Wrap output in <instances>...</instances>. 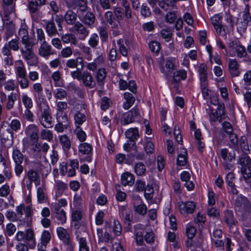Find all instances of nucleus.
I'll return each instance as SVG.
<instances>
[{"mask_svg":"<svg viewBox=\"0 0 251 251\" xmlns=\"http://www.w3.org/2000/svg\"><path fill=\"white\" fill-rule=\"evenodd\" d=\"M55 217L61 224L66 223V213L64 210L62 209L60 206L55 207Z\"/></svg>","mask_w":251,"mask_h":251,"instance_id":"nucleus-32","label":"nucleus"},{"mask_svg":"<svg viewBox=\"0 0 251 251\" xmlns=\"http://www.w3.org/2000/svg\"><path fill=\"white\" fill-rule=\"evenodd\" d=\"M75 133L79 141L83 142L86 140L87 135L81 127H75Z\"/></svg>","mask_w":251,"mask_h":251,"instance_id":"nucleus-50","label":"nucleus"},{"mask_svg":"<svg viewBox=\"0 0 251 251\" xmlns=\"http://www.w3.org/2000/svg\"><path fill=\"white\" fill-rule=\"evenodd\" d=\"M113 12L115 21L120 24L124 19V10L121 7H118L114 8Z\"/></svg>","mask_w":251,"mask_h":251,"instance_id":"nucleus-41","label":"nucleus"},{"mask_svg":"<svg viewBox=\"0 0 251 251\" xmlns=\"http://www.w3.org/2000/svg\"><path fill=\"white\" fill-rule=\"evenodd\" d=\"M41 138L43 140H46L49 142L53 139V134L51 131L48 129H43L40 133Z\"/></svg>","mask_w":251,"mask_h":251,"instance_id":"nucleus-53","label":"nucleus"},{"mask_svg":"<svg viewBox=\"0 0 251 251\" xmlns=\"http://www.w3.org/2000/svg\"><path fill=\"white\" fill-rule=\"evenodd\" d=\"M20 42L18 38L12 39L5 43L1 49L3 55H11V50L17 51L20 49Z\"/></svg>","mask_w":251,"mask_h":251,"instance_id":"nucleus-10","label":"nucleus"},{"mask_svg":"<svg viewBox=\"0 0 251 251\" xmlns=\"http://www.w3.org/2000/svg\"><path fill=\"white\" fill-rule=\"evenodd\" d=\"M75 235L77 241L79 244V251H89V247L86 238L80 235V232L79 231L75 232Z\"/></svg>","mask_w":251,"mask_h":251,"instance_id":"nucleus-22","label":"nucleus"},{"mask_svg":"<svg viewBox=\"0 0 251 251\" xmlns=\"http://www.w3.org/2000/svg\"><path fill=\"white\" fill-rule=\"evenodd\" d=\"M161 37L165 39L166 42H169L172 39L173 35L170 29H163L160 31Z\"/></svg>","mask_w":251,"mask_h":251,"instance_id":"nucleus-57","label":"nucleus"},{"mask_svg":"<svg viewBox=\"0 0 251 251\" xmlns=\"http://www.w3.org/2000/svg\"><path fill=\"white\" fill-rule=\"evenodd\" d=\"M98 31L101 43H107L108 39L107 28L105 26H100L98 28Z\"/></svg>","mask_w":251,"mask_h":251,"instance_id":"nucleus-34","label":"nucleus"},{"mask_svg":"<svg viewBox=\"0 0 251 251\" xmlns=\"http://www.w3.org/2000/svg\"><path fill=\"white\" fill-rule=\"evenodd\" d=\"M187 73L184 70H180L173 73V81L177 83L186 78Z\"/></svg>","mask_w":251,"mask_h":251,"instance_id":"nucleus-38","label":"nucleus"},{"mask_svg":"<svg viewBox=\"0 0 251 251\" xmlns=\"http://www.w3.org/2000/svg\"><path fill=\"white\" fill-rule=\"evenodd\" d=\"M147 1L152 7H154L158 3L160 8L165 11L176 8V0H147Z\"/></svg>","mask_w":251,"mask_h":251,"instance_id":"nucleus-8","label":"nucleus"},{"mask_svg":"<svg viewBox=\"0 0 251 251\" xmlns=\"http://www.w3.org/2000/svg\"><path fill=\"white\" fill-rule=\"evenodd\" d=\"M136 200L137 201L138 203H139L137 205H136L135 202H134V208L135 212L140 215H145L147 212V207L146 205L142 202V200L139 197H137Z\"/></svg>","mask_w":251,"mask_h":251,"instance_id":"nucleus-26","label":"nucleus"},{"mask_svg":"<svg viewBox=\"0 0 251 251\" xmlns=\"http://www.w3.org/2000/svg\"><path fill=\"white\" fill-rule=\"evenodd\" d=\"M39 132V128L35 124L29 125L26 127L25 130L26 134L29 137L31 142L33 144L38 141Z\"/></svg>","mask_w":251,"mask_h":251,"instance_id":"nucleus-14","label":"nucleus"},{"mask_svg":"<svg viewBox=\"0 0 251 251\" xmlns=\"http://www.w3.org/2000/svg\"><path fill=\"white\" fill-rule=\"evenodd\" d=\"M179 210L183 215H187L193 213L196 208L194 202L188 201L187 202L180 201L178 203Z\"/></svg>","mask_w":251,"mask_h":251,"instance_id":"nucleus-12","label":"nucleus"},{"mask_svg":"<svg viewBox=\"0 0 251 251\" xmlns=\"http://www.w3.org/2000/svg\"><path fill=\"white\" fill-rule=\"evenodd\" d=\"M77 15L76 13L72 10H68L66 12L64 18L66 22L68 25L75 24Z\"/></svg>","mask_w":251,"mask_h":251,"instance_id":"nucleus-40","label":"nucleus"},{"mask_svg":"<svg viewBox=\"0 0 251 251\" xmlns=\"http://www.w3.org/2000/svg\"><path fill=\"white\" fill-rule=\"evenodd\" d=\"M78 153L80 157L86 155L83 159L88 162L92 161L93 148L91 144L87 143H82L78 146Z\"/></svg>","mask_w":251,"mask_h":251,"instance_id":"nucleus-9","label":"nucleus"},{"mask_svg":"<svg viewBox=\"0 0 251 251\" xmlns=\"http://www.w3.org/2000/svg\"><path fill=\"white\" fill-rule=\"evenodd\" d=\"M124 149L127 151H134L136 150L135 141L128 140L123 145Z\"/></svg>","mask_w":251,"mask_h":251,"instance_id":"nucleus-62","label":"nucleus"},{"mask_svg":"<svg viewBox=\"0 0 251 251\" xmlns=\"http://www.w3.org/2000/svg\"><path fill=\"white\" fill-rule=\"evenodd\" d=\"M104 18L106 21L112 27L117 28L118 24L115 21L113 12L111 11H108L104 14Z\"/></svg>","mask_w":251,"mask_h":251,"instance_id":"nucleus-36","label":"nucleus"},{"mask_svg":"<svg viewBox=\"0 0 251 251\" xmlns=\"http://www.w3.org/2000/svg\"><path fill=\"white\" fill-rule=\"evenodd\" d=\"M222 16L220 14H217L214 15L213 17L210 18L212 22V24L214 27H216L217 26L222 25Z\"/></svg>","mask_w":251,"mask_h":251,"instance_id":"nucleus-56","label":"nucleus"},{"mask_svg":"<svg viewBox=\"0 0 251 251\" xmlns=\"http://www.w3.org/2000/svg\"><path fill=\"white\" fill-rule=\"evenodd\" d=\"M211 243L219 251H225V244L226 251H231V245L232 242L231 239L228 237L211 241Z\"/></svg>","mask_w":251,"mask_h":251,"instance_id":"nucleus-11","label":"nucleus"},{"mask_svg":"<svg viewBox=\"0 0 251 251\" xmlns=\"http://www.w3.org/2000/svg\"><path fill=\"white\" fill-rule=\"evenodd\" d=\"M18 35L22 38L21 42L23 45L32 43L29 39L27 27L26 25H22L19 30Z\"/></svg>","mask_w":251,"mask_h":251,"instance_id":"nucleus-21","label":"nucleus"},{"mask_svg":"<svg viewBox=\"0 0 251 251\" xmlns=\"http://www.w3.org/2000/svg\"><path fill=\"white\" fill-rule=\"evenodd\" d=\"M54 97L59 100H63L67 97V93L62 88H57L53 91Z\"/></svg>","mask_w":251,"mask_h":251,"instance_id":"nucleus-47","label":"nucleus"},{"mask_svg":"<svg viewBox=\"0 0 251 251\" xmlns=\"http://www.w3.org/2000/svg\"><path fill=\"white\" fill-rule=\"evenodd\" d=\"M53 54H54V51L52 50L50 45L47 44L46 42L41 44L39 49V54L40 56L47 58Z\"/></svg>","mask_w":251,"mask_h":251,"instance_id":"nucleus-19","label":"nucleus"},{"mask_svg":"<svg viewBox=\"0 0 251 251\" xmlns=\"http://www.w3.org/2000/svg\"><path fill=\"white\" fill-rule=\"evenodd\" d=\"M234 206L238 211L245 214H250L251 213V203L248 198L241 194H232Z\"/></svg>","mask_w":251,"mask_h":251,"instance_id":"nucleus-4","label":"nucleus"},{"mask_svg":"<svg viewBox=\"0 0 251 251\" xmlns=\"http://www.w3.org/2000/svg\"><path fill=\"white\" fill-rule=\"evenodd\" d=\"M77 15L82 12H86L88 9L87 0H78L76 3Z\"/></svg>","mask_w":251,"mask_h":251,"instance_id":"nucleus-42","label":"nucleus"},{"mask_svg":"<svg viewBox=\"0 0 251 251\" xmlns=\"http://www.w3.org/2000/svg\"><path fill=\"white\" fill-rule=\"evenodd\" d=\"M172 10H170V11L168 12L165 16L166 22L169 24L174 23L177 18L176 11Z\"/></svg>","mask_w":251,"mask_h":251,"instance_id":"nucleus-52","label":"nucleus"},{"mask_svg":"<svg viewBox=\"0 0 251 251\" xmlns=\"http://www.w3.org/2000/svg\"><path fill=\"white\" fill-rule=\"evenodd\" d=\"M187 162V153L185 149L182 153L179 154L177 158V165L179 166H185Z\"/></svg>","mask_w":251,"mask_h":251,"instance_id":"nucleus-43","label":"nucleus"},{"mask_svg":"<svg viewBox=\"0 0 251 251\" xmlns=\"http://www.w3.org/2000/svg\"><path fill=\"white\" fill-rule=\"evenodd\" d=\"M2 7L5 13L11 14L15 11V3L13 0H2Z\"/></svg>","mask_w":251,"mask_h":251,"instance_id":"nucleus-31","label":"nucleus"},{"mask_svg":"<svg viewBox=\"0 0 251 251\" xmlns=\"http://www.w3.org/2000/svg\"><path fill=\"white\" fill-rule=\"evenodd\" d=\"M135 236V241L137 245L142 246L144 244L143 231H134Z\"/></svg>","mask_w":251,"mask_h":251,"instance_id":"nucleus-55","label":"nucleus"},{"mask_svg":"<svg viewBox=\"0 0 251 251\" xmlns=\"http://www.w3.org/2000/svg\"><path fill=\"white\" fill-rule=\"evenodd\" d=\"M246 183H248L251 178V167L245 169L241 172Z\"/></svg>","mask_w":251,"mask_h":251,"instance_id":"nucleus-64","label":"nucleus"},{"mask_svg":"<svg viewBox=\"0 0 251 251\" xmlns=\"http://www.w3.org/2000/svg\"><path fill=\"white\" fill-rule=\"evenodd\" d=\"M121 183L124 186L132 185L135 181V177L133 175L129 172H126L121 176Z\"/></svg>","mask_w":251,"mask_h":251,"instance_id":"nucleus-23","label":"nucleus"},{"mask_svg":"<svg viewBox=\"0 0 251 251\" xmlns=\"http://www.w3.org/2000/svg\"><path fill=\"white\" fill-rule=\"evenodd\" d=\"M46 4V0H31L28 1L27 6L31 18L35 22L38 23L42 17L40 8Z\"/></svg>","mask_w":251,"mask_h":251,"instance_id":"nucleus-5","label":"nucleus"},{"mask_svg":"<svg viewBox=\"0 0 251 251\" xmlns=\"http://www.w3.org/2000/svg\"><path fill=\"white\" fill-rule=\"evenodd\" d=\"M74 118L75 127H80L86 120L85 115L78 111L75 114Z\"/></svg>","mask_w":251,"mask_h":251,"instance_id":"nucleus-33","label":"nucleus"},{"mask_svg":"<svg viewBox=\"0 0 251 251\" xmlns=\"http://www.w3.org/2000/svg\"><path fill=\"white\" fill-rule=\"evenodd\" d=\"M22 101L26 109H30L33 106L31 99L27 95L23 94L22 96Z\"/></svg>","mask_w":251,"mask_h":251,"instance_id":"nucleus-58","label":"nucleus"},{"mask_svg":"<svg viewBox=\"0 0 251 251\" xmlns=\"http://www.w3.org/2000/svg\"><path fill=\"white\" fill-rule=\"evenodd\" d=\"M25 210V205L24 204H21L16 207V211L17 216L18 220L20 222L25 223V218L23 217L24 212Z\"/></svg>","mask_w":251,"mask_h":251,"instance_id":"nucleus-48","label":"nucleus"},{"mask_svg":"<svg viewBox=\"0 0 251 251\" xmlns=\"http://www.w3.org/2000/svg\"><path fill=\"white\" fill-rule=\"evenodd\" d=\"M24 45V47L21 49L22 58L28 66H36L38 63V59L33 50L34 43H31Z\"/></svg>","mask_w":251,"mask_h":251,"instance_id":"nucleus-3","label":"nucleus"},{"mask_svg":"<svg viewBox=\"0 0 251 251\" xmlns=\"http://www.w3.org/2000/svg\"><path fill=\"white\" fill-rule=\"evenodd\" d=\"M41 115L39 117L40 124L45 128H50L52 126V117L51 116V110L46 103L43 102V105L40 106Z\"/></svg>","mask_w":251,"mask_h":251,"instance_id":"nucleus-6","label":"nucleus"},{"mask_svg":"<svg viewBox=\"0 0 251 251\" xmlns=\"http://www.w3.org/2000/svg\"><path fill=\"white\" fill-rule=\"evenodd\" d=\"M175 62V59L171 58H168L166 60L165 67L170 73L173 72L176 69Z\"/></svg>","mask_w":251,"mask_h":251,"instance_id":"nucleus-61","label":"nucleus"},{"mask_svg":"<svg viewBox=\"0 0 251 251\" xmlns=\"http://www.w3.org/2000/svg\"><path fill=\"white\" fill-rule=\"evenodd\" d=\"M228 70L232 77H236L239 75V64L236 59H229L228 61Z\"/></svg>","mask_w":251,"mask_h":251,"instance_id":"nucleus-16","label":"nucleus"},{"mask_svg":"<svg viewBox=\"0 0 251 251\" xmlns=\"http://www.w3.org/2000/svg\"><path fill=\"white\" fill-rule=\"evenodd\" d=\"M134 172L139 176H142L145 175L146 168L145 165L142 162L136 163L134 167Z\"/></svg>","mask_w":251,"mask_h":251,"instance_id":"nucleus-44","label":"nucleus"},{"mask_svg":"<svg viewBox=\"0 0 251 251\" xmlns=\"http://www.w3.org/2000/svg\"><path fill=\"white\" fill-rule=\"evenodd\" d=\"M15 32V27L13 25H8L5 27L4 34L3 36V39L4 41H7L10 37H11Z\"/></svg>","mask_w":251,"mask_h":251,"instance_id":"nucleus-46","label":"nucleus"},{"mask_svg":"<svg viewBox=\"0 0 251 251\" xmlns=\"http://www.w3.org/2000/svg\"><path fill=\"white\" fill-rule=\"evenodd\" d=\"M238 163L241 166L240 170L241 172L245 169L251 167V159L247 155L239 156L238 159Z\"/></svg>","mask_w":251,"mask_h":251,"instance_id":"nucleus-28","label":"nucleus"},{"mask_svg":"<svg viewBox=\"0 0 251 251\" xmlns=\"http://www.w3.org/2000/svg\"><path fill=\"white\" fill-rule=\"evenodd\" d=\"M236 25L239 33L245 32L248 25H251V14L248 4L245 5L244 10L239 14L236 19Z\"/></svg>","mask_w":251,"mask_h":251,"instance_id":"nucleus-2","label":"nucleus"},{"mask_svg":"<svg viewBox=\"0 0 251 251\" xmlns=\"http://www.w3.org/2000/svg\"><path fill=\"white\" fill-rule=\"evenodd\" d=\"M106 75V73L104 69H100L97 74V80L99 85H103V81Z\"/></svg>","mask_w":251,"mask_h":251,"instance_id":"nucleus-51","label":"nucleus"},{"mask_svg":"<svg viewBox=\"0 0 251 251\" xmlns=\"http://www.w3.org/2000/svg\"><path fill=\"white\" fill-rule=\"evenodd\" d=\"M220 154L224 161L228 160L231 162L235 158V153L234 152H229L226 148L220 150Z\"/></svg>","mask_w":251,"mask_h":251,"instance_id":"nucleus-37","label":"nucleus"},{"mask_svg":"<svg viewBox=\"0 0 251 251\" xmlns=\"http://www.w3.org/2000/svg\"><path fill=\"white\" fill-rule=\"evenodd\" d=\"M140 114L139 109L137 107H134L130 110L123 114L121 123L123 126L138 121L140 119Z\"/></svg>","mask_w":251,"mask_h":251,"instance_id":"nucleus-7","label":"nucleus"},{"mask_svg":"<svg viewBox=\"0 0 251 251\" xmlns=\"http://www.w3.org/2000/svg\"><path fill=\"white\" fill-rule=\"evenodd\" d=\"M79 20L89 27H92L96 20V17L93 13L85 12L77 15Z\"/></svg>","mask_w":251,"mask_h":251,"instance_id":"nucleus-13","label":"nucleus"},{"mask_svg":"<svg viewBox=\"0 0 251 251\" xmlns=\"http://www.w3.org/2000/svg\"><path fill=\"white\" fill-rule=\"evenodd\" d=\"M60 142L62 148L65 151H68L71 148V141L66 135H60L59 136Z\"/></svg>","mask_w":251,"mask_h":251,"instance_id":"nucleus-39","label":"nucleus"},{"mask_svg":"<svg viewBox=\"0 0 251 251\" xmlns=\"http://www.w3.org/2000/svg\"><path fill=\"white\" fill-rule=\"evenodd\" d=\"M125 135L128 140L136 142L139 137L138 129L136 127L129 128L126 131Z\"/></svg>","mask_w":251,"mask_h":251,"instance_id":"nucleus-30","label":"nucleus"},{"mask_svg":"<svg viewBox=\"0 0 251 251\" xmlns=\"http://www.w3.org/2000/svg\"><path fill=\"white\" fill-rule=\"evenodd\" d=\"M122 5L124 7V16L127 19L132 18L131 10L130 8L129 3L126 0H123Z\"/></svg>","mask_w":251,"mask_h":251,"instance_id":"nucleus-45","label":"nucleus"},{"mask_svg":"<svg viewBox=\"0 0 251 251\" xmlns=\"http://www.w3.org/2000/svg\"><path fill=\"white\" fill-rule=\"evenodd\" d=\"M99 39V38L97 34H92L88 41L89 45L93 48H96L98 45Z\"/></svg>","mask_w":251,"mask_h":251,"instance_id":"nucleus-63","label":"nucleus"},{"mask_svg":"<svg viewBox=\"0 0 251 251\" xmlns=\"http://www.w3.org/2000/svg\"><path fill=\"white\" fill-rule=\"evenodd\" d=\"M224 221L229 228H232L237 223L234 218L233 211L227 209L224 211Z\"/></svg>","mask_w":251,"mask_h":251,"instance_id":"nucleus-17","label":"nucleus"},{"mask_svg":"<svg viewBox=\"0 0 251 251\" xmlns=\"http://www.w3.org/2000/svg\"><path fill=\"white\" fill-rule=\"evenodd\" d=\"M12 158L15 163H22L24 160V155L16 147H13Z\"/></svg>","mask_w":251,"mask_h":251,"instance_id":"nucleus-35","label":"nucleus"},{"mask_svg":"<svg viewBox=\"0 0 251 251\" xmlns=\"http://www.w3.org/2000/svg\"><path fill=\"white\" fill-rule=\"evenodd\" d=\"M74 28L80 35V38L81 39H84L89 34V30L79 22L75 23Z\"/></svg>","mask_w":251,"mask_h":251,"instance_id":"nucleus-25","label":"nucleus"},{"mask_svg":"<svg viewBox=\"0 0 251 251\" xmlns=\"http://www.w3.org/2000/svg\"><path fill=\"white\" fill-rule=\"evenodd\" d=\"M229 139L230 141L229 147L235 149L237 147L238 138L236 134L231 132V134H228Z\"/></svg>","mask_w":251,"mask_h":251,"instance_id":"nucleus-60","label":"nucleus"},{"mask_svg":"<svg viewBox=\"0 0 251 251\" xmlns=\"http://www.w3.org/2000/svg\"><path fill=\"white\" fill-rule=\"evenodd\" d=\"M9 126L10 128H8L7 129V131L8 132L9 136L11 138V143L10 145H12L13 144V133H12L13 131H17L19 130L21 127V123L17 119H14L12 120L11 123L9 125Z\"/></svg>","mask_w":251,"mask_h":251,"instance_id":"nucleus-24","label":"nucleus"},{"mask_svg":"<svg viewBox=\"0 0 251 251\" xmlns=\"http://www.w3.org/2000/svg\"><path fill=\"white\" fill-rule=\"evenodd\" d=\"M56 232L59 238L61 240L64 244L68 245L70 243L69 235L66 229L62 227H59L56 229Z\"/></svg>","mask_w":251,"mask_h":251,"instance_id":"nucleus-29","label":"nucleus"},{"mask_svg":"<svg viewBox=\"0 0 251 251\" xmlns=\"http://www.w3.org/2000/svg\"><path fill=\"white\" fill-rule=\"evenodd\" d=\"M51 239V235L50 232L48 230H44L41 235V242L39 243L40 245L47 246V244L50 242Z\"/></svg>","mask_w":251,"mask_h":251,"instance_id":"nucleus-49","label":"nucleus"},{"mask_svg":"<svg viewBox=\"0 0 251 251\" xmlns=\"http://www.w3.org/2000/svg\"><path fill=\"white\" fill-rule=\"evenodd\" d=\"M33 93L34 97L41 103L46 102V100L44 98L43 88L41 83H36L33 85Z\"/></svg>","mask_w":251,"mask_h":251,"instance_id":"nucleus-18","label":"nucleus"},{"mask_svg":"<svg viewBox=\"0 0 251 251\" xmlns=\"http://www.w3.org/2000/svg\"><path fill=\"white\" fill-rule=\"evenodd\" d=\"M214 28L218 35L224 37L225 39L226 38L227 30L225 25H221L214 27Z\"/></svg>","mask_w":251,"mask_h":251,"instance_id":"nucleus-59","label":"nucleus"},{"mask_svg":"<svg viewBox=\"0 0 251 251\" xmlns=\"http://www.w3.org/2000/svg\"><path fill=\"white\" fill-rule=\"evenodd\" d=\"M151 50L154 53H158L160 50V44L156 41H151L149 43Z\"/></svg>","mask_w":251,"mask_h":251,"instance_id":"nucleus-54","label":"nucleus"},{"mask_svg":"<svg viewBox=\"0 0 251 251\" xmlns=\"http://www.w3.org/2000/svg\"><path fill=\"white\" fill-rule=\"evenodd\" d=\"M66 66L70 69L76 68V70L71 71V76L74 79L81 81L83 85L89 88H93L95 85L92 75L88 71H82L84 67V62L82 57L78 56L76 58L70 59L66 62Z\"/></svg>","mask_w":251,"mask_h":251,"instance_id":"nucleus-1","label":"nucleus"},{"mask_svg":"<svg viewBox=\"0 0 251 251\" xmlns=\"http://www.w3.org/2000/svg\"><path fill=\"white\" fill-rule=\"evenodd\" d=\"M45 27L48 36L52 37L59 35L53 19L47 21Z\"/></svg>","mask_w":251,"mask_h":251,"instance_id":"nucleus-20","label":"nucleus"},{"mask_svg":"<svg viewBox=\"0 0 251 251\" xmlns=\"http://www.w3.org/2000/svg\"><path fill=\"white\" fill-rule=\"evenodd\" d=\"M235 176L232 172L228 173L226 176V182L229 187L228 189V192L230 194H237L238 193V191L236 188L235 184Z\"/></svg>","mask_w":251,"mask_h":251,"instance_id":"nucleus-15","label":"nucleus"},{"mask_svg":"<svg viewBox=\"0 0 251 251\" xmlns=\"http://www.w3.org/2000/svg\"><path fill=\"white\" fill-rule=\"evenodd\" d=\"M124 99L126 100L123 103V108L125 109H128L134 104L135 99L133 95L129 92H125L124 94Z\"/></svg>","mask_w":251,"mask_h":251,"instance_id":"nucleus-27","label":"nucleus"}]
</instances>
